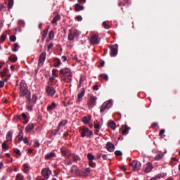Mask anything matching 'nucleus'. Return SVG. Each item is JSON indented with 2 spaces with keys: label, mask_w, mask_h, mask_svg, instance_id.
<instances>
[{
  "label": "nucleus",
  "mask_w": 180,
  "mask_h": 180,
  "mask_svg": "<svg viewBox=\"0 0 180 180\" xmlns=\"http://www.w3.org/2000/svg\"><path fill=\"white\" fill-rule=\"evenodd\" d=\"M59 76L65 82H70L71 81V77H72V72H71L70 68H65L60 70Z\"/></svg>",
  "instance_id": "obj_1"
},
{
  "label": "nucleus",
  "mask_w": 180,
  "mask_h": 180,
  "mask_svg": "<svg viewBox=\"0 0 180 180\" xmlns=\"http://www.w3.org/2000/svg\"><path fill=\"white\" fill-rule=\"evenodd\" d=\"M37 102V94H33L32 99L30 98V94L27 97L26 101V105H27V109L30 112H32L33 110V106L36 105Z\"/></svg>",
  "instance_id": "obj_2"
},
{
  "label": "nucleus",
  "mask_w": 180,
  "mask_h": 180,
  "mask_svg": "<svg viewBox=\"0 0 180 180\" xmlns=\"http://www.w3.org/2000/svg\"><path fill=\"white\" fill-rule=\"evenodd\" d=\"M19 89L20 98H23V96H26V95H27V84H26L25 82H20Z\"/></svg>",
  "instance_id": "obj_3"
},
{
  "label": "nucleus",
  "mask_w": 180,
  "mask_h": 180,
  "mask_svg": "<svg viewBox=\"0 0 180 180\" xmlns=\"http://www.w3.org/2000/svg\"><path fill=\"white\" fill-rule=\"evenodd\" d=\"M80 134L82 137H91L94 134L92 130H89L88 127H84L80 129Z\"/></svg>",
  "instance_id": "obj_4"
},
{
  "label": "nucleus",
  "mask_w": 180,
  "mask_h": 180,
  "mask_svg": "<svg viewBox=\"0 0 180 180\" xmlns=\"http://www.w3.org/2000/svg\"><path fill=\"white\" fill-rule=\"evenodd\" d=\"M79 36V31L76 29L70 30V33L68 34V40L72 41L75 37H78Z\"/></svg>",
  "instance_id": "obj_5"
},
{
  "label": "nucleus",
  "mask_w": 180,
  "mask_h": 180,
  "mask_svg": "<svg viewBox=\"0 0 180 180\" xmlns=\"http://www.w3.org/2000/svg\"><path fill=\"white\" fill-rule=\"evenodd\" d=\"M111 106H112V101L111 100L104 102L102 104L101 109H100L101 113H103V112H105V110H106V109H109V108H110Z\"/></svg>",
  "instance_id": "obj_6"
},
{
  "label": "nucleus",
  "mask_w": 180,
  "mask_h": 180,
  "mask_svg": "<svg viewBox=\"0 0 180 180\" xmlns=\"http://www.w3.org/2000/svg\"><path fill=\"white\" fill-rule=\"evenodd\" d=\"M52 174L53 172H51V170H50V168L49 167L44 168L41 170V175L42 176H44V178H45V179H49V178H50V175H51Z\"/></svg>",
  "instance_id": "obj_7"
},
{
  "label": "nucleus",
  "mask_w": 180,
  "mask_h": 180,
  "mask_svg": "<svg viewBox=\"0 0 180 180\" xmlns=\"http://www.w3.org/2000/svg\"><path fill=\"white\" fill-rule=\"evenodd\" d=\"M131 167H132L133 171H140L141 169V163L137 160H134L131 163Z\"/></svg>",
  "instance_id": "obj_8"
},
{
  "label": "nucleus",
  "mask_w": 180,
  "mask_h": 180,
  "mask_svg": "<svg viewBox=\"0 0 180 180\" xmlns=\"http://www.w3.org/2000/svg\"><path fill=\"white\" fill-rule=\"evenodd\" d=\"M99 34H94L90 38L91 44H99Z\"/></svg>",
  "instance_id": "obj_9"
},
{
  "label": "nucleus",
  "mask_w": 180,
  "mask_h": 180,
  "mask_svg": "<svg viewBox=\"0 0 180 180\" xmlns=\"http://www.w3.org/2000/svg\"><path fill=\"white\" fill-rule=\"evenodd\" d=\"M45 61H46V52H42L38 60L39 67H42Z\"/></svg>",
  "instance_id": "obj_10"
},
{
  "label": "nucleus",
  "mask_w": 180,
  "mask_h": 180,
  "mask_svg": "<svg viewBox=\"0 0 180 180\" xmlns=\"http://www.w3.org/2000/svg\"><path fill=\"white\" fill-rule=\"evenodd\" d=\"M119 46L117 45V44H115L112 46H111L110 49H111V52H110V55L111 57H116L117 56V49H118Z\"/></svg>",
  "instance_id": "obj_11"
},
{
  "label": "nucleus",
  "mask_w": 180,
  "mask_h": 180,
  "mask_svg": "<svg viewBox=\"0 0 180 180\" xmlns=\"http://www.w3.org/2000/svg\"><path fill=\"white\" fill-rule=\"evenodd\" d=\"M98 98H96L94 96H90V101L88 103L89 108H94V106L96 105V100Z\"/></svg>",
  "instance_id": "obj_12"
},
{
  "label": "nucleus",
  "mask_w": 180,
  "mask_h": 180,
  "mask_svg": "<svg viewBox=\"0 0 180 180\" xmlns=\"http://www.w3.org/2000/svg\"><path fill=\"white\" fill-rule=\"evenodd\" d=\"M129 130L130 128H129V127H127V125H122L120 129V133H122V136H127V134H129Z\"/></svg>",
  "instance_id": "obj_13"
},
{
  "label": "nucleus",
  "mask_w": 180,
  "mask_h": 180,
  "mask_svg": "<svg viewBox=\"0 0 180 180\" xmlns=\"http://www.w3.org/2000/svg\"><path fill=\"white\" fill-rule=\"evenodd\" d=\"M91 116L89 115L86 117H83L82 118V122H83V123H84V124H90V127H92V124H91Z\"/></svg>",
  "instance_id": "obj_14"
},
{
  "label": "nucleus",
  "mask_w": 180,
  "mask_h": 180,
  "mask_svg": "<svg viewBox=\"0 0 180 180\" xmlns=\"http://www.w3.org/2000/svg\"><path fill=\"white\" fill-rule=\"evenodd\" d=\"M9 70L8 68H4L2 72H0L1 77L4 78V77H6V78H11V74H8Z\"/></svg>",
  "instance_id": "obj_15"
},
{
  "label": "nucleus",
  "mask_w": 180,
  "mask_h": 180,
  "mask_svg": "<svg viewBox=\"0 0 180 180\" xmlns=\"http://www.w3.org/2000/svg\"><path fill=\"white\" fill-rule=\"evenodd\" d=\"M65 124H67V120L61 121L58 124V128L56 129H55V134H57V133H58V131H60L61 127H64V126H65Z\"/></svg>",
  "instance_id": "obj_16"
},
{
  "label": "nucleus",
  "mask_w": 180,
  "mask_h": 180,
  "mask_svg": "<svg viewBox=\"0 0 180 180\" xmlns=\"http://www.w3.org/2000/svg\"><path fill=\"white\" fill-rule=\"evenodd\" d=\"M60 20H61V15H60V14H58L53 18V20H51V23L52 25L57 26V22H60Z\"/></svg>",
  "instance_id": "obj_17"
},
{
  "label": "nucleus",
  "mask_w": 180,
  "mask_h": 180,
  "mask_svg": "<svg viewBox=\"0 0 180 180\" xmlns=\"http://www.w3.org/2000/svg\"><path fill=\"white\" fill-rule=\"evenodd\" d=\"M46 92L48 95H49L50 96H53V95L56 94V89H54V88L51 86H48L46 88Z\"/></svg>",
  "instance_id": "obj_18"
},
{
  "label": "nucleus",
  "mask_w": 180,
  "mask_h": 180,
  "mask_svg": "<svg viewBox=\"0 0 180 180\" xmlns=\"http://www.w3.org/2000/svg\"><path fill=\"white\" fill-rule=\"evenodd\" d=\"M106 148L110 153H113V151H115V145L110 142H108L107 143Z\"/></svg>",
  "instance_id": "obj_19"
},
{
  "label": "nucleus",
  "mask_w": 180,
  "mask_h": 180,
  "mask_svg": "<svg viewBox=\"0 0 180 180\" xmlns=\"http://www.w3.org/2000/svg\"><path fill=\"white\" fill-rule=\"evenodd\" d=\"M63 155L65 156L67 158L71 155V151L70 150H65L64 148L60 149Z\"/></svg>",
  "instance_id": "obj_20"
},
{
  "label": "nucleus",
  "mask_w": 180,
  "mask_h": 180,
  "mask_svg": "<svg viewBox=\"0 0 180 180\" xmlns=\"http://www.w3.org/2000/svg\"><path fill=\"white\" fill-rule=\"evenodd\" d=\"M57 108V104H56L55 102H52L50 105H48L47 107V110L48 112H53L54 109Z\"/></svg>",
  "instance_id": "obj_21"
},
{
  "label": "nucleus",
  "mask_w": 180,
  "mask_h": 180,
  "mask_svg": "<svg viewBox=\"0 0 180 180\" xmlns=\"http://www.w3.org/2000/svg\"><path fill=\"white\" fill-rule=\"evenodd\" d=\"M84 95H85V89H82L80 92L78 94L77 101L81 102L82 101V98H84Z\"/></svg>",
  "instance_id": "obj_22"
},
{
  "label": "nucleus",
  "mask_w": 180,
  "mask_h": 180,
  "mask_svg": "<svg viewBox=\"0 0 180 180\" xmlns=\"http://www.w3.org/2000/svg\"><path fill=\"white\" fill-rule=\"evenodd\" d=\"M153 164L151 163H147L145 165V172L148 173V172H151V171H153Z\"/></svg>",
  "instance_id": "obj_23"
},
{
  "label": "nucleus",
  "mask_w": 180,
  "mask_h": 180,
  "mask_svg": "<svg viewBox=\"0 0 180 180\" xmlns=\"http://www.w3.org/2000/svg\"><path fill=\"white\" fill-rule=\"evenodd\" d=\"M49 29H50V27H48L47 28H45L43 32H41L42 34V41H44V39L46 37H47V34H49Z\"/></svg>",
  "instance_id": "obj_24"
},
{
  "label": "nucleus",
  "mask_w": 180,
  "mask_h": 180,
  "mask_svg": "<svg viewBox=\"0 0 180 180\" xmlns=\"http://www.w3.org/2000/svg\"><path fill=\"white\" fill-rule=\"evenodd\" d=\"M72 172L73 174H75L77 176H79L81 175V172H79V169L77 168V166H73L72 167Z\"/></svg>",
  "instance_id": "obj_25"
},
{
  "label": "nucleus",
  "mask_w": 180,
  "mask_h": 180,
  "mask_svg": "<svg viewBox=\"0 0 180 180\" xmlns=\"http://www.w3.org/2000/svg\"><path fill=\"white\" fill-rule=\"evenodd\" d=\"M75 11H77V12H79V11H84V9H85V7L77 3L75 6Z\"/></svg>",
  "instance_id": "obj_26"
},
{
  "label": "nucleus",
  "mask_w": 180,
  "mask_h": 180,
  "mask_svg": "<svg viewBox=\"0 0 180 180\" xmlns=\"http://www.w3.org/2000/svg\"><path fill=\"white\" fill-rule=\"evenodd\" d=\"M53 63H54V67H60L61 65V60L58 58H55L53 59Z\"/></svg>",
  "instance_id": "obj_27"
},
{
  "label": "nucleus",
  "mask_w": 180,
  "mask_h": 180,
  "mask_svg": "<svg viewBox=\"0 0 180 180\" xmlns=\"http://www.w3.org/2000/svg\"><path fill=\"white\" fill-rule=\"evenodd\" d=\"M13 136V132H12V131H8L6 134L7 141H12Z\"/></svg>",
  "instance_id": "obj_28"
},
{
  "label": "nucleus",
  "mask_w": 180,
  "mask_h": 180,
  "mask_svg": "<svg viewBox=\"0 0 180 180\" xmlns=\"http://www.w3.org/2000/svg\"><path fill=\"white\" fill-rule=\"evenodd\" d=\"M54 157H56V153L51 152L45 155V160H51V158H54Z\"/></svg>",
  "instance_id": "obj_29"
},
{
  "label": "nucleus",
  "mask_w": 180,
  "mask_h": 180,
  "mask_svg": "<svg viewBox=\"0 0 180 180\" xmlns=\"http://www.w3.org/2000/svg\"><path fill=\"white\" fill-rule=\"evenodd\" d=\"M82 176H88L91 174V169L89 168H86L82 172Z\"/></svg>",
  "instance_id": "obj_30"
},
{
  "label": "nucleus",
  "mask_w": 180,
  "mask_h": 180,
  "mask_svg": "<svg viewBox=\"0 0 180 180\" xmlns=\"http://www.w3.org/2000/svg\"><path fill=\"white\" fill-rule=\"evenodd\" d=\"M9 81V77L4 78L3 80H0V88H4L5 86V82H8Z\"/></svg>",
  "instance_id": "obj_31"
},
{
  "label": "nucleus",
  "mask_w": 180,
  "mask_h": 180,
  "mask_svg": "<svg viewBox=\"0 0 180 180\" xmlns=\"http://www.w3.org/2000/svg\"><path fill=\"white\" fill-rule=\"evenodd\" d=\"M33 129H34V125L33 124H29L26 127L25 130H26V131H27L29 133V131H32V130H33Z\"/></svg>",
  "instance_id": "obj_32"
},
{
  "label": "nucleus",
  "mask_w": 180,
  "mask_h": 180,
  "mask_svg": "<svg viewBox=\"0 0 180 180\" xmlns=\"http://www.w3.org/2000/svg\"><path fill=\"white\" fill-rule=\"evenodd\" d=\"M72 158L75 162H78V161H81V158L75 153L72 155Z\"/></svg>",
  "instance_id": "obj_33"
},
{
  "label": "nucleus",
  "mask_w": 180,
  "mask_h": 180,
  "mask_svg": "<svg viewBox=\"0 0 180 180\" xmlns=\"http://www.w3.org/2000/svg\"><path fill=\"white\" fill-rule=\"evenodd\" d=\"M108 126H109V127L112 129V130H115L116 129V124L113 121H109L108 122Z\"/></svg>",
  "instance_id": "obj_34"
},
{
  "label": "nucleus",
  "mask_w": 180,
  "mask_h": 180,
  "mask_svg": "<svg viewBox=\"0 0 180 180\" xmlns=\"http://www.w3.org/2000/svg\"><path fill=\"white\" fill-rule=\"evenodd\" d=\"M164 158V153H159L155 157V160L156 161H160V160H162Z\"/></svg>",
  "instance_id": "obj_35"
},
{
  "label": "nucleus",
  "mask_w": 180,
  "mask_h": 180,
  "mask_svg": "<svg viewBox=\"0 0 180 180\" xmlns=\"http://www.w3.org/2000/svg\"><path fill=\"white\" fill-rule=\"evenodd\" d=\"M18 139L20 141H23V131H20Z\"/></svg>",
  "instance_id": "obj_36"
},
{
  "label": "nucleus",
  "mask_w": 180,
  "mask_h": 180,
  "mask_svg": "<svg viewBox=\"0 0 180 180\" xmlns=\"http://www.w3.org/2000/svg\"><path fill=\"white\" fill-rule=\"evenodd\" d=\"M87 158L89 161H94V160H95V156L93 155L92 153H88Z\"/></svg>",
  "instance_id": "obj_37"
},
{
  "label": "nucleus",
  "mask_w": 180,
  "mask_h": 180,
  "mask_svg": "<svg viewBox=\"0 0 180 180\" xmlns=\"http://www.w3.org/2000/svg\"><path fill=\"white\" fill-rule=\"evenodd\" d=\"M13 7V0H8V9H12Z\"/></svg>",
  "instance_id": "obj_38"
},
{
  "label": "nucleus",
  "mask_w": 180,
  "mask_h": 180,
  "mask_svg": "<svg viewBox=\"0 0 180 180\" xmlns=\"http://www.w3.org/2000/svg\"><path fill=\"white\" fill-rule=\"evenodd\" d=\"M89 167H91L92 168H95V167H96V163L94 162V160H89Z\"/></svg>",
  "instance_id": "obj_39"
},
{
  "label": "nucleus",
  "mask_w": 180,
  "mask_h": 180,
  "mask_svg": "<svg viewBox=\"0 0 180 180\" xmlns=\"http://www.w3.org/2000/svg\"><path fill=\"white\" fill-rule=\"evenodd\" d=\"M49 37L50 40H53V39H54V31H53V30L50 31V32L49 34Z\"/></svg>",
  "instance_id": "obj_40"
},
{
  "label": "nucleus",
  "mask_w": 180,
  "mask_h": 180,
  "mask_svg": "<svg viewBox=\"0 0 180 180\" xmlns=\"http://www.w3.org/2000/svg\"><path fill=\"white\" fill-rule=\"evenodd\" d=\"M18 48H19V44L18 43L14 44V48L12 49V51H13L14 53H16V51H18Z\"/></svg>",
  "instance_id": "obj_41"
},
{
  "label": "nucleus",
  "mask_w": 180,
  "mask_h": 180,
  "mask_svg": "<svg viewBox=\"0 0 180 180\" xmlns=\"http://www.w3.org/2000/svg\"><path fill=\"white\" fill-rule=\"evenodd\" d=\"M9 61H11V63H16V61H18V58L16 57H10L8 58Z\"/></svg>",
  "instance_id": "obj_42"
},
{
  "label": "nucleus",
  "mask_w": 180,
  "mask_h": 180,
  "mask_svg": "<svg viewBox=\"0 0 180 180\" xmlns=\"http://www.w3.org/2000/svg\"><path fill=\"white\" fill-rule=\"evenodd\" d=\"M100 77L101 78H103V79H105V81H108V79H109V77L106 74H101Z\"/></svg>",
  "instance_id": "obj_43"
},
{
  "label": "nucleus",
  "mask_w": 180,
  "mask_h": 180,
  "mask_svg": "<svg viewBox=\"0 0 180 180\" xmlns=\"http://www.w3.org/2000/svg\"><path fill=\"white\" fill-rule=\"evenodd\" d=\"M94 129H96V131H99V130H101V124H95Z\"/></svg>",
  "instance_id": "obj_44"
},
{
  "label": "nucleus",
  "mask_w": 180,
  "mask_h": 180,
  "mask_svg": "<svg viewBox=\"0 0 180 180\" xmlns=\"http://www.w3.org/2000/svg\"><path fill=\"white\" fill-rule=\"evenodd\" d=\"M103 26L105 27V29H110V26L108 25V22H106V21H104L103 22Z\"/></svg>",
  "instance_id": "obj_45"
},
{
  "label": "nucleus",
  "mask_w": 180,
  "mask_h": 180,
  "mask_svg": "<svg viewBox=\"0 0 180 180\" xmlns=\"http://www.w3.org/2000/svg\"><path fill=\"white\" fill-rule=\"evenodd\" d=\"M0 40L2 43H4V41H5V40H6V35H5V34L1 35L0 37Z\"/></svg>",
  "instance_id": "obj_46"
},
{
  "label": "nucleus",
  "mask_w": 180,
  "mask_h": 180,
  "mask_svg": "<svg viewBox=\"0 0 180 180\" xmlns=\"http://www.w3.org/2000/svg\"><path fill=\"white\" fill-rule=\"evenodd\" d=\"M14 153H15V154H17V155H22V153H20V150L16 148L14 149Z\"/></svg>",
  "instance_id": "obj_47"
},
{
  "label": "nucleus",
  "mask_w": 180,
  "mask_h": 180,
  "mask_svg": "<svg viewBox=\"0 0 180 180\" xmlns=\"http://www.w3.org/2000/svg\"><path fill=\"white\" fill-rule=\"evenodd\" d=\"M10 40H11V41H13V42L16 41V36H15V35L11 36Z\"/></svg>",
  "instance_id": "obj_48"
},
{
  "label": "nucleus",
  "mask_w": 180,
  "mask_h": 180,
  "mask_svg": "<svg viewBox=\"0 0 180 180\" xmlns=\"http://www.w3.org/2000/svg\"><path fill=\"white\" fill-rule=\"evenodd\" d=\"M115 155H117V157H120V156L122 155V152H120V150L115 151Z\"/></svg>",
  "instance_id": "obj_49"
},
{
  "label": "nucleus",
  "mask_w": 180,
  "mask_h": 180,
  "mask_svg": "<svg viewBox=\"0 0 180 180\" xmlns=\"http://www.w3.org/2000/svg\"><path fill=\"white\" fill-rule=\"evenodd\" d=\"M2 148H3V150H8V146H6V142H4L2 143Z\"/></svg>",
  "instance_id": "obj_50"
},
{
  "label": "nucleus",
  "mask_w": 180,
  "mask_h": 180,
  "mask_svg": "<svg viewBox=\"0 0 180 180\" xmlns=\"http://www.w3.org/2000/svg\"><path fill=\"white\" fill-rule=\"evenodd\" d=\"M52 75H53V77H57V70L53 69L52 70Z\"/></svg>",
  "instance_id": "obj_51"
},
{
  "label": "nucleus",
  "mask_w": 180,
  "mask_h": 180,
  "mask_svg": "<svg viewBox=\"0 0 180 180\" xmlns=\"http://www.w3.org/2000/svg\"><path fill=\"white\" fill-rule=\"evenodd\" d=\"M101 157H102V153H98L96 154V159H97V160H101Z\"/></svg>",
  "instance_id": "obj_52"
},
{
  "label": "nucleus",
  "mask_w": 180,
  "mask_h": 180,
  "mask_svg": "<svg viewBox=\"0 0 180 180\" xmlns=\"http://www.w3.org/2000/svg\"><path fill=\"white\" fill-rule=\"evenodd\" d=\"M157 178H164L165 176V174H158Z\"/></svg>",
  "instance_id": "obj_53"
},
{
  "label": "nucleus",
  "mask_w": 180,
  "mask_h": 180,
  "mask_svg": "<svg viewBox=\"0 0 180 180\" xmlns=\"http://www.w3.org/2000/svg\"><path fill=\"white\" fill-rule=\"evenodd\" d=\"M165 133V129H161L159 133V136H162Z\"/></svg>",
  "instance_id": "obj_54"
},
{
  "label": "nucleus",
  "mask_w": 180,
  "mask_h": 180,
  "mask_svg": "<svg viewBox=\"0 0 180 180\" xmlns=\"http://www.w3.org/2000/svg\"><path fill=\"white\" fill-rule=\"evenodd\" d=\"M12 171H13L12 167H9L7 168V172L12 173Z\"/></svg>",
  "instance_id": "obj_55"
},
{
  "label": "nucleus",
  "mask_w": 180,
  "mask_h": 180,
  "mask_svg": "<svg viewBox=\"0 0 180 180\" xmlns=\"http://www.w3.org/2000/svg\"><path fill=\"white\" fill-rule=\"evenodd\" d=\"M34 147L39 148L40 147V143L39 141L35 142Z\"/></svg>",
  "instance_id": "obj_56"
},
{
  "label": "nucleus",
  "mask_w": 180,
  "mask_h": 180,
  "mask_svg": "<svg viewBox=\"0 0 180 180\" xmlns=\"http://www.w3.org/2000/svg\"><path fill=\"white\" fill-rule=\"evenodd\" d=\"M93 89L94 91H98V89H99V87L98 86V85H94L93 86Z\"/></svg>",
  "instance_id": "obj_57"
},
{
  "label": "nucleus",
  "mask_w": 180,
  "mask_h": 180,
  "mask_svg": "<svg viewBox=\"0 0 180 180\" xmlns=\"http://www.w3.org/2000/svg\"><path fill=\"white\" fill-rule=\"evenodd\" d=\"M102 158L103 160H108V155L106 154L102 155Z\"/></svg>",
  "instance_id": "obj_58"
},
{
  "label": "nucleus",
  "mask_w": 180,
  "mask_h": 180,
  "mask_svg": "<svg viewBox=\"0 0 180 180\" xmlns=\"http://www.w3.org/2000/svg\"><path fill=\"white\" fill-rule=\"evenodd\" d=\"M77 20H78L79 22H81V20H82V16L78 15V16L77 17Z\"/></svg>",
  "instance_id": "obj_59"
},
{
  "label": "nucleus",
  "mask_w": 180,
  "mask_h": 180,
  "mask_svg": "<svg viewBox=\"0 0 180 180\" xmlns=\"http://www.w3.org/2000/svg\"><path fill=\"white\" fill-rule=\"evenodd\" d=\"M53 43L49 44L48 45V50H50V49L53 48Z\"/></svg>",
  "instance_id": "obj_60"
},
{
  "label": "nucleus",
  "mask_w": 180,
  "mask_h": 180,
  "mask_svg": "<svg viewBox=\"0 0 180 180\" xmlns=\"http://www.w3.org/2000/svg\"><path fill=\"white\" fill-rule=\"evenodd\" d=\"M84 83V77H81L79 79V84H83Z\"/></svg>",
  "instance_id": "obj_61"
},
{
  "label": "nucleus",
  "mask_w": 180,
  "mask_h": 180,
  "mask_svg": "<svg viewBox=\"0 0 180 180\" xmlns=\"http://www.w3.org/2000/svg\"><path fill=\"white\" fill-rule=\"evenodd\" d=\"M78 2L79 4H85V2H86V0H78Z\"/></svg>",
  "instance_id": "obj_62"
},
{
  "label": "nucleus",
  "mask_w": 180,
  "mask_h": 180,
  "mask_svg": "<svg viewBox=\"0 0 180 180\" xmlns=\"http://www.w3.org/2000/svg\"><path fill=\"white\" fill-rule=\"evenodd\" d=\"M21 116H22V119H26V117H27L26 114H25V112H23V113L21 115Z\"/></svg>",
  "instance_id": "obj_63"
},
{
  "label": "nucleus",
  "mask_w": 180,
  "mask_h": 180,
  "mask_svg": "<svg viewBox=\"0 0 180 180\" xmlns=\"http://www.w3.org/2000/svg\"><path fill=\"white\" fill-rule=\"evenodd\" d=\"M22 140H23V143H25V144H26L28 142L27 138H26V137Z\"/></svg>",
  "instance_id": "obj_64"
}]
</instances>
